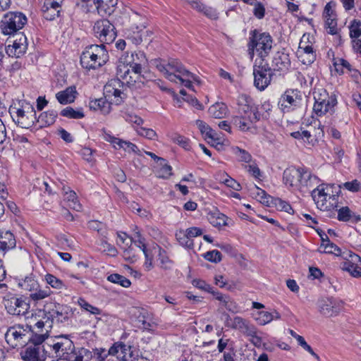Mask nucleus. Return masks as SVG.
Listing matches in <instances>:
<instances>
[{"label": "nucleus", "mask_w": 361, "mask_h": 361, "mask_svg": "<svg viewBox=\"0 0 361 361\" xmlns=\"http://www.w3.org/2000/svg\"><path fill=\"white\" fill-rule=\"evenodd\" d=\"M322 239V243L319 248V252L321 253L334 254L336 256H341L343 252L335 244L331 243L328 238L325 240L322 235L319 233Z\"/></svg>", "instance_id": "obj_39"}, {"label": "nucleus", "mask_w": 361, "mask_h": 361, "mask_svg": "<svg viewBox=\"0 0 361 361\" xmlns=\"http://www.w3.org/2000/svg\"><path fill=\"white\" fill-rule=\"evenodd\" d=\"M61 8H51L50 7L45 8V6H42V11L43 12L44 18L48 20H52L55 19L56 17L59 16Z\"/></svg>", "instance_id": "obj_56"}, {"label": "nucleus", "mask_w": 361, "mask_h": 361, "mask_svg": "<svg viewBox=\"0 0 361 361\" xmlns=\"http://www.w3.org/2000/svg\"><path fill=\"white\" fill-rule=\"evenodd\" d=\"M18 286L25 290L32 292L39 287L35 276L30 274L24 278L19 279L18 282Z\"/></svg>", "instance_id": "obj_36"}, {"label": "nucleus", "mask_w": 361, "mask_h": 361, "mask_svg": "<svg viewBox=\"0 0 361 361\" xmlns=\"http://www.w3.org/2000/svg\"><path fill=\"white\" fill-rule=\"evenodd\" d=\"M117 0H96L97 7V12L101 16H107L111 15L117 5Z\"/></svg>", "instance_id": "obj_31"}, {"label": "nucleus", "mask_w": 361, "mask_h": 361, "mask_svg": "<svg viewBox=\"0 0 361 361\" xmlns=\"http://www.w3.org/2000/svg\"><path fill=\"white\" fill-rule=\"evenodd\" d=\"M338 219L342 221L357 223L361 221V216L353 213L348 207H343L338 212Z\"/></svg>", "instance_id": "obj_38"}, {"label": "nucleus", "mask_w": 361, "mask_h": 361, "mask_svg": "<svg viewBox=\"0 0 361 361\" xmlns=\"http://www.w3.org/2000/svg\"><path fill=\"white\" fill-rule=\"evenodd\" d=\"M238 110L240 115H248L250 121H259L261 114L258 107L253 102L252 99L247 94H240L237 101Z\"/></svg>", "instance_id": "obj_15"}, {"label": "nucleus", "mask_w": 361, "mask_h": 361, "mask_svg": "<svg viewBox=\"0 0 361 361\" xmlns=\"http://www.w3.org/2000/svg\"><path fill=\"white\" fill-rule=\"evenodd\" d=\"M57 116V112L54 110H49L42 113L38 118H36V123H39V127H47L52 125L55 122Z\"/></svg>", "instance_id": "obj_41"}, {"label": "nucleus", "mask_w": 361, "mask_h": 361, "mask_svg": "<svg viewBox=\"0 0 361 361\" xmlns=\"http://www.w3.org/2000/svg\"><path fill=\"white\" fill-rule=\"evenodd\" d=\"M145 26H136L135 28L133 27L132 33L128 35V38L135 44H139L142 42L143 30Z\"/></svg>", "instance_id": "obj_48"}, {"label": "nucleus", "mask_w": 361, "mask_h": 361, "mask_svg": "<svg viewBox=\"0 0 361 361\" xmlns=\"http://www.w3.org/2000/svg\"><path fill=\"white\" fill-rule=\"evenodd\" d=\"M233 124L237 126L240 130L246 131L250 129V125L257 121H250L248 115H240L233 118Z\"/></svg>", "instance_id": "obj_44"}, {"label": "nucleus", "mask_w": 361, "mask_h": 361, "mask_svg": "<svg viewBox=\"0 0 361 361\" xmlns=\"http://www.w3.org/2000/svg\"><path fill=\"white\" fill-rule=\"evenodd\" d=\"M353 49L361 54V20H353L349 25Z\"/></svg>", "instance_id": "obj_27"}, {"label": "nucleus", "mask_w": 361, "mask_h": 361, "mask_svg": "<svg viewBox=\"0 0 361 361\" xmlns=\"http://www.w3.org/2000/svg\"><path fill=\"white\" fill-rule=\"evenodd\" d=\"M233 152L237 157L239 161L250 163L252 161L251 154L245 149L235 147L233 149Z\"/></svg>", "instance_id": "obj_51"}, {"label": "nucleus", "mask_w": 361, "mask_h": 361, "mask_svg": "<svg viewBox=\"0 0 361 361\" xmlns=\"http://www.w3.org/2000/svg\"><path fill=\"white\" fill-rule=\"evenodd\" d=\"M342 262L340 263V267L342 270L348 271L353 277L358 276V271H360L361 266V257L350 252L345 251L343 252Z\"/></svg>", "instance_id": "obj_18"}, {"label": "nucleus", "mask_w": 361, "mask_h": 361, "mask_svg": "<svg viewBox=\"0 0 361 361\" xmlns=\"http://www.w3.org/2000/svg\"><path fill=\"white\" fill-rule=\"evenodd\" d=\"M233 327L238 329L245 336L252 337L254 338H261L258 336L256 328L246 319L240 317H235L233 322Z\"/></svg>", "instance_id": "obj_24"}, {"label": "nucleus", "mask_w": 361, "mask_h": 361, "mask_svg": "<svg viewBox=\"0 0 361 361\" xmlns=\"http://www.w3.org/2000/svg\"><path fill=\"white\" fill-rule=\"evenodd\" d=\"M19 107L11 106L9 113L13 121L23 128H30L36 123V112L30 103L19 102Z\"/></svg>", "instance_id": "obj_7"}, {"label": "nucleus", "mask_w": 361, "mask_h": 361, "mask_svg": "<svg viewBox=\"0 0 361 361\" xmlns=\"http://www.w3.org/2000/svg\"><path fill=\"white\" fill-rule=\"evenodd\" d=\"M302 97L297 89L287 90L279 98V108L283 113H289L302 106Z\"/></svg>", "instance_id": "obj_11"}, {"label": "nucleus", "mask_w": 361, "mask_h": 361, "mask_svg": "<svg viewBox=\"0 0 361 361\" xmlns=\"http://www.w3.org/2000/svg\"><path fill=\"white\" fill-rule=\"evenodd\" d=\"M63 198L67 202L68 206L70 208L75 211H80L82 209V205L78 202L76 193L74 191L69 189L67 190H64Z\"/></svg>", "instance_id": "obj_42"}, {"label": "nucleus", "mask_w": 361, "mask_h": 361, "mask_svg": "<svg viewBox=\"0 0 361 361\" xmlns=\"http://www.w3.org/2000/svg\"><path fill=\"white\" fill-rule=\"evenodd\" d=\"M196 125L202 135L210 139H214V131L204 121L201 120L196 121Z\"/></svg>", "instance_id": "obj_52"}, {"label": "nucleus", "mask_w": 361, "mask_h": 361, "mask_svg": "<svg viewBox=\"0 0 361 361\" xmlns=\"http://www.w3.org/2000/svg\"><path fill=\"white\" fill-rule=\"evenodd\" d=\"M272 66L274 70L287 71L290 66L289 55L285 52H276L272 60Z\"/></svg>", "instance_id": "obj_30"}, {"label": "nucleus", "mask_w": 361, "mask_h": 361, "mask_svg": "<svg viewBox=\"0 0 361 361\" xmlns=\"http://www.w3.org/2000/svg\"><path fill=\"white\" fill-rule=\"evenodd\" d=\"M273 39L267 32H260L255 30L251 32L247 44V52L250 58L253 59L256 54L259 59L265 61V58L271 50Z\"/></svg>", "instance_id": "obj_4"}, {"label": "nucleus", "mask_w": 361, "mask_h": 361, "mask_svg": "<svg viewBox=\"0 0 361 361\" xmlns=\"http://www.w3.org/2000/svg\"><path fill=\"white\" fill-rule=\"evenodd\" d=\"M54 308L50 310L48 312L49 319H51L53 322L56 320L57 322H63L68 319V312L65 311V308L63 305L56 303L54 305Z\"/></svg>", "instance_id": "obj_37"}, {"label": "nucleus", "mask_w": 361, "mask_h": 361, "mask_svg": "<svg viewBox=\"0 0 361 361\" xmlns=\"http://www.w3.org/2000/svg\"><path fill=\"white\" fill-rule=\"evenodd\" d=\"M99 246L100 250H102L104 252L107 253L109 255L115 256L117 254V250L116 247L109 243L106 240L102 239L99 243Z\"/></svg>", "instance_id": "obj_57"}, {"label": "nucleus", "mask_w": 361, "mask_h": 361, "mask_svg": "<svg viewBox=\"0 0 361 361\" xmlns=\"http://www.w3.org/2000/svg\"><path fill=\"white\" fill-rule=\"evenodd\" d=\"M130 59L128 64H120L117 68V76L128 84L139 80L142 69L147 64V57L142 51L132 53Z\"/></svg>", "instance_id": "obj_2"}, {"label": "nucleus", "mask_w": 361, "mask_h": 361, "mask_svg": "<svg viewBox=\"0 0 361 361\" xmlns=\"http://www.w3.org/2000/svg\"><path fill=\"white\" fill-rule=\"evenodd\" d=\"M173 140L186 150H189L190 149L189 139L184 136L176 135L173 137Z\"/></svg>", "instance_id": "obj_63"}, {"label": "nucleus", "mask_w": 361, "mask_h": 361, "mask_svg": "<svg viewBox=\"0 0 361 361\" xmlns=\"http://www.w3.org/2000/svg\"><path fill=\"white\" fill-rule=\"evenodd\" d=\"M161 169L157 171V176L161 178H168L172 174L171 171L172 168L171 166L168 165L166 160L164 159L163 161H161L159 164Z\"/></svg>", "instance_id": "obj_53"}, {"label": "nucleus", "mask_w": 361, "mask_h": 361, "mask_svg": "<svg viewBox=\"0 0 361 361\" xmlns=\"http://www.w3.org/2000/svg\"><path fill=\"white\" fill-rule=\"evenodd\" d=\"M152 64L169 81L180 84L188 89L192 90V81L200 83L198 77L187 70L180 61L175 59L168 61L155 59Z\"/></svg>", "instance_id": "obj_1"}, {"label": "nucleus", "mask_w": 361, "mask_h": 361, "mask_svg": "<svg viewBox=\"0 0 361 361\" xmlns=\"http://www.w3.org/2000/svg\"><path fill=\"white\" fill-rule=\"evenodd\" d=\"M227 113V106L224 103H216L209 109V114L215 118H221Z\"/></svg>", "instance_id": "obj_45"}, {"label": "nucleus", "mask_w": 361, "mask_h": 361, "mask_svg": "<svg viewBox=\"0 0 361 361\" xmlns=\"http://www.w3.org/2000/svg\"><path fill=\"white\" fill-rule=\"evenodd\" d=\"M323 16L328 33L331 35L336 34L338 31L336 15L331 7V3H328L325 6Z\"/></svg>", "instance_id": "obj_28"}, {"label": "nucleus", "mask_w": 361, "mask_h": 361, "mask_svg": "<svg viewBox=\"0 0 361 361\" xmlns=\"http://www.w3.org/2000/svg\"><path fill=\"white\" fill-rule=\"evenodd\" d=\"M343 187L350 192L361 191V181L353 180L350 182H345L343 184Z\"/></svg>", "instance_id": "obj_62"}, {"label": "nucleus", "mask_w": 361, "mask_h": 361, "mask_svg": "<svg viewBox=\"0 0 361 361\" xmlns=\"http://www.w3.org/2000/svg\"><path fill=\"white\" fill-rule=\"evenodd\" d=\"M16 240L13 234L9 231L0 232V252H5L16 247Z\"/></svg>", "instance_id": "obj_32"}, {"label": "nucleus", "mask_w": 361, "mask_h": 361, "mask_svg": "<svg viewBox=\"0 0 361 361\" xmlns=\"http://www.w3.org/2000/svg\"><path fill=\"white\" fill-rule=\"evenodd\" d=\"M6 337L13 336L14 338H18L19 337H28L31 338L32 332L28 326L25 329L22 326H14L10 327L6 333Z\"/></svg>", "instance_id": "obj_40"}, {"label": "nucleus", "mask_w": 361, "mask_h": 361, "mask_svg": "<svg viewBox=\"0 0 361 361\" xmlns=\"http://www.w3.org/2000/svg\"><path fill=\"white\" fill-rule=\"evenodd\" d=\"M120 79H112L109 80L104 87V94L105 98L110 99L111 102L116 104H120L123 101L124 93L121 90L123 83Z\"/></svg>", "instance_id": "obj_19"}, {"label": "nucleus", "mask_w": 361, "mask_h": 361, "mask_svg": "<svg viewBox=\"0 0 361 361\" xmlns=\"http://www.w3.org/2000/svg\"><path fill=\"white\" fill-rule=\"evenodd\" d=\"M78 302L82 309L90 312L92 314L97 315L101 314V310H99L97 307L92 306V305L89 304L85 300L82 298H80Z\"/></svg>", "instance_id": "obj_58"}, {"label": "nucleus", "mask_w": 361, "mask_h": 361, "mask_svg": "<svg viewBox=\"0 0 361 361\" xmlns=\"http://www.w3.org/2000/svg\"><path fill=\"white\" fill-rule=\"evenodd\" d=\"M334 66L335 68V71L339 73L343 74V69L347 68L348 70L350 71V63L345 59L337 58L334 59Z\"/></svg>", "instance_id": "obj_55"}, {"label": "nucleus", "mask_w": 361, "mask_h": 361, "mask_svg": "<svg viewBox=\"0 0 361 361\" xmlns=\"http://www.w3.org/2000/svg\"><path fill=\"white\" fill-rule=\"evenodd\" d=\"M159 260L160 261L161 266L162 268L165 269L171 268L172 264L171 261L166 255L165 250H162L160 247H159Z\"/></svg>", "instance_id": "obj_59"}, {"label": "nucleus", "mask_w": 361, "mask_h": 361, "mask_svg": "<svg viewBox=\"0 0 361 361\" xmlns=\"http://www.w3.org/2000/svg\"><path fill=\"white\" fill-rule=\"evenodd\" d=\"M123 118L126 120V121L128 123H135L137 126H140L143 123V120L140 117L132 113H125L123 115Z\"/></svg>", "instance_id": "obj_64"}, {"label": "nucleus", "mask_w": 361, "mask_h": 361, "mask_svg": "<svg viewBox=\"0 0 361 361\" xmlns=\"http://www.w3.org/2000/svg\"><path fill=\"white\" fill-rule=\"evenodd\" d=\"M13 39H9L5 50L11 57L19 58L23 56L27 49V37L23 32L13 35Z\"/></svg>", "instance_id": "obj_14"}, {"label": "nucleus", "mask_w": 361, "mask_h": 361, "mask_svg": "<svg viewBox=\"0 0 361 361\" xmlns=\"http://www.w3.org/2000/svg\"><path fill=\"white\" fill-rule=\"evenodd\" d=\"M133 243L136 247H139L142 251V252H145L147 250H148L146 245L145 238L140 233L139 231H137L135 233L134 237L130 238L129 242L126 243V246H128V248H124L123 251V256L126 259L130 258L131 257V251L133 248L130 246Z\"/></svg>", "instance_id": "obj_26"}, {"label": "nucleus", "mask_w": 361, "mask_h": 361, "mask_svg": "<svg viewBox=\"0 0 361 361\" xmlns=\"http://www.w3.org/2000/svg\"><path fill=\"white\" fill-rule=\"evenodd\" d=\"M207 219L212 226L218 228L228 226V218L218 210L209 212L207 214Z\"/></svg>", "instance_id": "obj_34"}, {"label": "nucleus", "mask_w": 361, "mask_h": 361, "mask_svg": "<svg viewBox=\"0 0 361 361\" xmlns=\"http://www.w3.org/2000/svg\"><path fill=\"white\" fill-rule=\"evenodd\" d=\"M51 290L49 287H46L44 289H40L39 287L32 290L30 295V298L32 300L37 302L42 300L51 295Z\"/></svg>", "instance_id": "obj_50"}, {"label": "nucleus", "mask_w": 361, "mask_h": 361, "mask_svg": "<svg viewBox=\"0 0 361 361\" xmlns=\"http://www.w3.org/2000/svg\"><path fill=\"white\" fill-rule=\"evenodd\" d=\"M254 85L260 91L270 84L272 71L269 64L262 59H256L253 66Z\"/></svg>", "instance_id": "obj_9"}, {"label": "nucleus", "mask_w": 361, "mask_h": 361, "mask_svg": "<svg viewBox=\"0 0 361 361\" xmlns=\"http://www.w3.org/2000/svg\"><path fill=\"white\" fill-rule=\"evenodd\" d=\"M315 102L313 110L317 116H322L326 113H332L334 108L337 104L335 95H329L326 90H322L321 92L314 95Z\"/></svg>", "instance_id": "obj_12"}, {"label": "nucleus", "mask_w": 361, "mask_h": 361, "mask_svg": "<svg viewBox=\"0 0 361 361\" xmlns=\"http://www.w3.org/2000/svg\"><path fill=\"white\" fill-rule=\"evenodd\" d=\"M114 29V25L106 19L97 21L93 27L95 37L103 44H110L114 41L116 37Z\"/></svg>", "instance_id": "obj_13"}, {"label": "nucleus", "mask_w": 361, "mask_h": 361, "mask_svg": "<svg viewBox=\"0 0 361 361\" xmlns=\"http://www.w3.org/2000/svg\"><path fill=\"white\" fill-rule=\"evenodd\" d=\"M37 340L30 345H27L20 352L23 361H45L47 357L55 356L54 346L55 340Z\"/></svg>", "instance_id": "obj_3"}, {"label": "nucleus", "mask_w": 361, "mask_h": 361, "mask_svg": "<svg viewBox=\"0 0 361 361\" xmlns=\"http://www.w3.org/2000/svg\"><path fill=\"white\" fill-rule=\"evenodd\" d=\"M102 136L103 139L106 142H110L114 149H123L128 153H134L140 155V150L134 143L116 137L106 131H104Z\"/></svg>", "instance_id": "obj_21"}, {"label": "nucleus", "mask_w": 361, "mask_h": 361, "mask_svg": "<svg viewBox=\"0 0 361 361\" xmlns=\"http://www.w3.org/2000/svg\"><path fill=\"white\" fill-rule=\"evenodd\" d=\"M108 52L105 46L91 44L87 47L80 56V64L87 69H96L102 66L108 60Z\"/></svg>", "instance_id": "obj_6"}, {"label": "nucleus", "mask_w": 361, "mask_h": 361, "mask_svg": "<svg viewBox=\"0 0 361 361\" xmlns=\"http://www.w3.org/2000/svg\"><path fill=\"white\" fill-rule=\"evenodd\" d=\"M204 258L209 262L218 263L221 260V254L219 251L214 250L206 252Z\"/></svg>", "instance_id": "obj_61"}, {"label": "nucleus", "mask_w": 361, "mask_h": 361, "mask_svg": "<svg viewBox=\"0 0 361 361\" xmlns=\"http://www.w3.org/2000/svg\"><path fill=\"white\" fill-rule=\"evenodd\" d=\"M318 183L317 176L312 175L310 171L301 168L299 188H312Z\"/></svg>", "instance_id": "obj_35"}, {"label": "nucleus", "mask_w": 361, "mask_h": 361, "mask_svg": "<svg viewBox=\"0 0 361 361\" xmlns=\"http://www.w3.org/2000/svg\"><path fill=\"white\" fill-rule=\"evenodd\" d=\"M45 281L49 285L56 289H62L65 287V285L61 280L50 274L45 275Z\"/></svg>", "instance_id": "obj_54"}, {"label": "nucleus", "mask_w": 361, "mask_h": 361, "mask_svg": "<svg viewBox=\"0 0 361 361\" xmlns=\"http://www.w3.org/2000/svg\"><path fill=\"white\" fill-rule=\"evenodd\" d=\"M4 304L8 313L12 315H25L30 308V305L22 298L7 296L4 299Z\"/></svg>", "instance_id": "obj_17"}, {"label": "nucleus", "mask_w": 361, "mask_h": 361, "mask_svg": "<svg viewBox=\"0 0 361 361\" xmlns=\"http://www.w3.org/2000/svg\"><path fill=\"white\" fill-rule=\"evenodd\" d=\"M297 56L300 61L305 65H310L316 59V54L310 53V54H304V53H298L297 52Z\"/></svg>", "instance_id": "obj_60"}, {"label": "nucleus", "mask_w": 361, "mask_h": 361, "mask_svg": "<svg viewBox=\"0 0 361 361\" xmlns=\"http://www.w3.org/2000/svg\"><path fill=\"white\" fill-rule=\"evenodd\" d=\"M61 115L62 116L72 119H80L85 116L84 113L81 109L75 110L71 106H67L64 108L61 111Z\"/></svg>", "instance_id": "obj_47"}, {"label": "nucleus", "mask_w": 361, "mask_h": 361, "mask_svg": "<svg viewBox=\"0 0 361 361\" xmlns=\"http://www.w3.org/2000/svg\"><path fill=\"white\" fill-rule=\"evenodd\" d=\"M259 195H261V202L264 204H267V205H272L275 207L279 211L286 212L290 214H293L294 213V210L290 206V204L285 201L278 197H272L269 195H267L264 190H261L259 193Z\"/></svg>", "instance_id": "obj_23"}, {"label": "nucleus", "mask_w": 361, "mask_h": 361, "mask_svg": "<svg viewBox=\"0 0 361 361\" xmlns=\"http://www.w3.org/2000/svg\"><path fill=\"white\" fill-rule=\"evenodd\" d=\"M131 314L134 325L140 329H148L154 324L152 314L143 307H133Z\"/></svg>", "instance_id": "obj_20"}, {"label": "nucleus", "mask_w": 361, "mask_h": 361, "mask_svg": "<svg viewBox=\"0 0 361 361\" xmlns=\"http://www.w3.org/2000/svg\"><path fill=\"white\" fill-rule=\"evenodd\" d=\"M27 18L21 12L10 11L4 14L0 23V29L5 35H14L19 33L27 23Z\"/></svg>", "instance_id": "obj_8"}, {"label": "nucleus", "mask_w": 361, "mask_h": 361, "mask_svg": "<svg viewBox=\"0 0 361 361\" xmlns=\"http://www.w3.org/2000/svg\"><path fill=\"white\" fill-rule=\"evenodd\" d=\"M78 92L75 86H70L65 90L56 93V97L60 104H66L73 102Z\"/></svg>", "instance_id": "obj_33"}, {"label": "nucleus", "mask_w": 361, "mask_h": 361, "mask_svg": "<svg viewBox=\"0 0 361 361\" xmlns=\"http://www.w3.org/2000/svg\"><path fill=\"white\" fill-rule=\"evenodd\" d=\"M319 312L326 317L336 316L343 309L342 300L335 298H322L317 302Z\"/></svg>", "instance_id": "obj_16"}, {"label": "nucleus", "mask_w": 361, "mask_h": 361, "mask_svg": "<svg viewBox=\"0 0 361 361\" xmlns=\"http://www.w3.org/2000/svg\"><path fill=\"white\" fill-rule=\"evenodd\" d=\"M202 234V230L198 227H191L186 230H179L176 233V237L179 243L187 248H192L193 238Z\"/></svg>", "instance_id": "obj_22"}, {"label": "nucleus", "mask_w": 361, "mask_h": 361, "mask_svg": "<svg viewBox=\"0 0 361 361\" xmlns=\"http://www.w3.org/2000/svg\"><path fill=\"white\" fill-rule=\"evenodd\" d=\"M280 315L278 312L273 313L267 311H259L255 317V320L260 325H265L271 322L274 319H279Z\"/></svg>", "instance_id": "obj_43"}, {"label": "nucleus", "mask_w": 361, "mask_h": 361, "mask_svg": "<svg viewBox=\"0 0 361 361\" xmlns=\"http://www.w3.org/2000/svg\"><path fill=\"white\" fill-rule=\"evenodd\" d=\"M55 356H63L66 361H90L92 353L89 350L80 348L75 349L72 340L56 342L54 346Z\"/></svg>", "instance_id": "obj_5"}, {"label": "nucleus", "mask_w": 361, "mask_h": 361, "mask_svg": "<svg viewBox=\"0 0 361 361\" xmlns=\"http://www.w3.org/2000/svg\"><path fill=\"white\" fill-rule=\"evenodd\" d=\"M107 280L113 283H116L122 287L128 288L131 285L129 279L118 274H111L107 276Z\"/></svg>", "instance_id": "obj_49"}, {"label": "nucleus", "mask_w": 361, "mask_h": 361, "mask_svg": "<svg viewBox=\"0 0 361 361\" xmlns=\"http://www.w3.org/2000/svg\"><path fill=\"white\" fill-rule=\"evenodd\" d=\"M89 106L91 109L101 111L103 114H108L110 111V104L102 98L90 101Z\"/></svg>", "instance_id": "obj_46"}, {"label": "nucleus", "mask_w": 361, "mask_h": 361, "mask_svg": "<svg viewBox=\"0 0 361 361\" xmlns=\"http://www.w3.org/2000/svg\"><path fill=\"white\" fill-rule=\"evenodd\" d=\"M332 187L322 184L318 185L312 192V197L318 209L321 210H330L334 204L331 200H335V195L331 194Z\"/></svg>", "instance_id": "obj_10"}, {"label": "nucleus", "mask_w": 361, "mask_h": 361, "mask_svg": "<svg viewBox=\"0 0 361 361\" xmlns=\"http://www.w3.org/2000/svg\"><path fill=\"white\" fill-rule=\"evenodd\" d=\"M109 353L111 355H115L116 357L122 361H127L129 358L133 357V351L131 350V346L126 345L122 342H116L109 350Z\"/></svg>", "instance_id": "obj_25"}, {"label": "nucleus", "mask_w": 361, "mask_h": 361, "mask_svg": "<svg viewBox=\"0 0 361 361\" xmlns=\"http://www.w3.org/2000/svg\"><path fill=\"white\" fill-rule=\"evenodd\" d=\"M301 168H288L283 171V180L284 184L288 187L298 188L300 185Z\"/></svg>", "instance_id": "obj_29"}]
</instances>
